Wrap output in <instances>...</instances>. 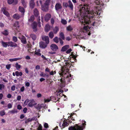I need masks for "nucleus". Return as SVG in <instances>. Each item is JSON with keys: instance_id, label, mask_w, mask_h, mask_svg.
<instances>
[{"instance_id": "57", "label": "nucleus", "mask_w": 130, "mask_h": 130, "mask_svg": "<svg viewBox=\"0 0 130 130\" xmlns=\"http://www.w3.org/2000/svg\"><path fill=\"white\" fill-rule=\"evenodd\" d=\"M31 119H30V118L27 119L25 120V122L26 123L28 122H29L31 121Z\"/></svg>"}, {"instance_id": "61", "label": "nucleus", "mask_w": 130, "mask_h": 130, "mask_svg": "<svg viewBox=\"0 0 130 130\" xmlns=\"http://www.w3.org/2000/svg\"><path fill=\"white\" fill-rule=\"evenodd\" d=\"M21 98V96L20 95H18L17 97V100L18 101H20Z\"/></svg>"}, {"instance_id": "44", "label": "nucleus", "mask_w": 130, "mask_h": 130, "mask_svg": "<svg viewBox=\"0 0 130 130\" xmlns=\"http://www.w3.org/2000/svg\"><path fill=\"white\" fill-rule=\"evenodd\" d=\"M2 33L5 36H7L8 35V33L7 30H6L4 31Z\"/></svg>"}, {"instance_id": "39", "label": "nucleus", "mask_w": 130, "mask_h": 130, "mask_svg": "<svg viewBox=\"0 0 130 130\" xmlns=\"http://www.w3.org/2000/svg\"><path fill=\"white\" fill-rule=\"evenodd\" d=\"M3 13L7 17H9L10 16L9 14L8 13V12L6 10L4 11H3Z\"/></svg>"}, {"instance_id": "19", "label": "nucleus", "mask_w": 130, "mask_h": 130, "mask_svg": "<svg viewBox=\"0 0 130 130\" xmlns=\"http://www.w3.org/2000/svg\"><path fill=\"white\" fill-rule=\"evenodd\" d=\"M69 48V45H67L62 47L61 49V51L62 52H65Z\"/></svg>"}, {"instance_id": "54", "label": "nucleus", "mask_w": 130, "mask_h": 130, "mask_svg": "<svg viewBox=\"0 0 130 130\" xmlns=\"http://www.w3.org/2000/svg\"><path fill=\"white\" fill-rule=\"evenodd\" d=\"M15 86L14 85L12 86L11 88V90L12 91L15 90Z\"/></svg>"}, {"instance_id": "13", "label": "nucleus", "mask_w": 130, "mask_h": 130, "mask_svg": "<svg viewBox=\"0 0 130 130\" xmlns=\"http://www.w3.org/2000/svg\"><path fill=\"white\" fill-rule=\"evenodd\" d=\"M51 17V15L50 13H47L44 17V20L46 22H48Z\"/></svg>"}, {"instance_id": "27", "label": "nucleus", "mask_w": 130, "mask_h": 130, "mask_svg": "<svg viewBox=\"0 0 130 130\" xmlns=\"http://www.w3.org/2000/svg\"><path fill=\"white\" fill-rule=\"evenodd\" d=\"M19 11L21 12L24 14L25 11L24 8L20 6L19 8Z\"/></svg>"}, {"instance_id": "58", "label": "nucleus", "mask_w": 130, "mask_h": 130, "mask_svg": "<svg viewBox=\"0 0 130 130\" xmlns=\"http://www.w3.org/2000/svg\"><path fill=\"white\" fill-rule=\"evenodd\" d=\"M90 27H89L88 26H85L84 27V29L85 30H87L88 29V28L90 29Z\"/></svg>"}, {"instance_id": "1", "label": "nucleus", "mask_w": 130, "mask_h": 130, "mask_svg": "<svg viewBox=\"0 0 130 130\" xmlns=\"http://www.w3.org/2000/svg\"><path fill=\"white\" fill-rule=\"evenodd\" d=\"M93 14V16L92 17H89L88 18L87 17H86L84 22L86 24H90L93 26L97 27L100 24L101 21L99 19L98 20H94L93 19L94 17V13Z\"/></svg>"}, {"instance_id": "3", "label": "nucleus", "mask_w": 130, "mask_h": 130, "mask_svg": "<svg viewBox=\"0 0 130 130\" xmlns=\"http://www.w3.org/2000/svg\"><path fill=\"white\" fill-rule=\"evenodd\" d=\"M69 71L68 69H66L62 72L60 73V75L63 77L64 78H66L68 80V81L70 82L71 79H72V77L71 74H69Z\"/></svg>"}, {"instance_id": "36", "label": "nucleus", "mask_w": 130, "mask_h": 130, "mask_svg": "<svg viewBox=\"0 0 130 130\" xmlns=\"http://www.w3.org/2000/svg\"><path fill=\"white\" fill-rule=\"evenodd\" d=\"M21 3L22 4L24 8L26 7V3L25 2L24 0H21Z\"/></svg>"}, {"instance_id": "12", "label": "nucleus", "mask_w": 130, "mask_h": 130, "mask_svg": "<svg viewBox=\"0 0 130 130\" xmlns=\"http://www.w3.org/2000/svg\"><path fill=\"white\" fill-rule=\"evenodd\" d=\"M66 67L64 69H62V70L61 72H62L63 71H64V70H65L66 69H68L69 70V68H70L71 67V66L72 65V64L71 63H69L68 62H66Z\"/></svg>"}, {"instance_id": "23", "label": "nucleus", "mask_w": 130, "mask_h": 130, "mask_svg": "<svg viewBox=\"0 0 130 130\" xmlns=\"http://www.w3.org/2000/svg\"><path fill=\"white\" fill-rule=\"evenodd\" d=\"M50 26L48 24H46L45 26V31L46 32H48L50 29Z\"/></svg>"}, {"instance_id": "15", "label": "nucleus", "mask_w": 130, "mask_h": 130, "mask_svg": "<svg viewBox=\"0 0 130 130\" xmlns=\"http://www.w3.org/2000/svg\"><path fill=\"white\" fill-rule=\"evenodd\" d=\"M8 3L9 4H13V5L17 4L18 3L17 0H8Z\"/></svg>"}, {"instance_id": "37", "label": "nucleus", "mask_w": 130, "mask_h": 130, "mask_svg": "<svg viewBox=\"0 0 130 130\" xmlns=\"http://www.w3.org/2000/svg\"><path fill=\"white\" fill-rule=\"evenodd\" d=\"M59 38H58L57 37H55L53 39L54 41L57 43L59 42Z\"/></svg>"}, {"instance_id": "30", "label": "nucleus", "mask_w": 130, "mask_h": 130, "mask_svg": "<svg viewBox=\"0 0 130 130\" xmlns=\"http://www.w3.org/2000/svg\"><path fill=\"white\" fill-rule=\"evenodd\" d=\"M66 30L68 31H71L73 30V28L71 25H69L66 27Z\"/></svg>"}, {"instance_id": "24", "label": "nucleus", "mask_w": 130, "mask_h": 130, "mask_svg": "<svg viewBox=\"0 0 130 130\" xmlns=\"http://www.w3.org/2000/svg\"><path fill=\"white\" fill-rule=\"evenodd\" d=\"M36 104L37 103H35V101L33 100H32L29 103L27 106H34L35 105H36Z\"/></svg>"}, {"instance_id": "10", "label": "nucleus", "mask_w": 130, "mask_h": 130, "mask_svg": "<svg viewBox=\"0 0 130 130\" xmlns=\"http://www.w3.org/2000/svg\"><path fill=\"white\" fill-rule=\"evenodd\" d=\"M62 6L59 3H56L55 6V8L56 11H58L59 10L61 9Z\"/></svg>"}, {"instance_id": "62", "label": "nucleus", "mask_w": 130, "mask_h": 130, "mask_svg": "<svg viewBox=\"0 0 130 130\" xmlns=\"http://www.w3.org/2000/svg\"><path fill=\"white\" fill-rule=\"evenodd\" d=\"M4 26V24L2 23H0V26L2 28Z\"/></svg>"}, {"instance_id": "53", "label": "nucleus", "mask_w": 130, "mask_h": 130, "mask_svg": "<svg viewBox=\"0 0 130 130\" xmlns=\"http://www.w3.org/2000/svg\"><path fill=\"white\" fill-rule=\"evenodd\" d=\"M72 51V50L71 48H69L68 50H67L66 52L67 54H69Z\"/></svg>"}, {"instance_id": "47", "label": "nucleus", "mask_w": 130, "mask_h": 130, "mask_svg": "<svg viewBox=\"0 0 130 130\" xmlns=\"http://www.w3.org/2000/svg\"><path fill=\"white\" fill-rule=\"evenodd\" d=\"M29 100L28 99H27L25 101V102H24V105H26L28 102H29Z\"/></svg>"}, {"instance_id": "26", "label": "nucleus", "mask_w": 130, "mask_h": 130, "mask_svg": "<svg viewBox=\"0 0 130 130\" xmlns=\"http://www.w3.org/2000/svg\"><path fill=\"white\" fill-rule=\"evenodd\" d=\"M30 36L33 40H35L37 38V36L35 34H31L30 35Z\"/></svg>"}, {"instance_id": "31", "label": "nucleus", "mask_w": 130, "mask_h": 130, "mask_svg": "<svg viewBox=\"0 0 130 130\" xmlns=\"http://www.w3.org/2000/svg\"><path fill=\"white\" fill-rule=\"evenodd\" d=\"M34 16L33 15H32L30 17V18L28 19V20L29 22H31L34 21Z\"/></svg>"}, {"instance_id": "40", "label": "nucleus", "mask_w": 130, "mask_h": 130, "mask_svg": "<svg viewBox=\"0 0 130 130\" xmlns=\"http://www.w3.org/2000/svg\"><path fill=\"white\" fill-rule=\"evenodd\" d=\"M21 66L18 63H17L15 64V67L17 70H18L20 68Z\"/></svg>"}, {"instance_id": "2", "label": "nucleus", "mask_w": 130, "mask_h": 130, "mask_svg": "<svg viewBox=\"0 0 130 130\" xmlns=\"http://www.w3.org/2000/svg\"><path fill=\"white\" fill-rule=\"evenodd\" d=\"M82 7L80 10V11L81 15H82L84 17L83 18V21L85 22V18L86 17H88L89 18V17H91L93 16V11H90L89 9L87 7Z\"/></svg>"}, {"instance_id": "55", "label": "nucleus", "mask_w": 130, "mask_h": 130, "mask_svg": "<svg viewBox=\"0 0 130 130\" xmlns=\"http://www.w3.org/2000/svg\"><path fill=\"white\" fill-rule=\"evenodd\" d=\"M51 24L53 25L54 23V20L53 18H52L51 20Z\"/></svg>"}, {"instance_id": "49", "label": "nucleus", "mask_w": 130, "mask_h": 130, "mask_svg": "<svg viewBox=\"0 0 130 130\" xmlns=\"http://www.w3.org/2000/svg\"><path fill=\"white\" fill-rule=\"evenodd\" d=\"M5 114V111L4 110H2L1 111L0 115L1 116L4 115Z\"/></svg>"}, {"instance_id": "4", "label": "nucleus", "mask_w": 130, "mask_h": 130, "mask_svg": "<svg viewBox=\"0 0 130 130\" xmlns=\"http://www.w3.org/2000/svg\"><path fill=\"white\" fill-rule=\"evenodd\" d=\"M86 122L85 121H82V126L78 125V124H76L75 126H71L69 128V130H83L86 125Z\"/></svg>"}, {"instance_id": "20", "label": "nucleus", "mask_w": 130, "mask_h": 130, "mask_svg": "<svg viewBox=\"0 0 130 130\" xmlns=\"http://www.w3.org/2000/svg\"><path fill=\"white\" fill-rule=\"evenodd\" d=\"M74 114V113H72L71 114L70 116L69 117H68V119L69 120V122L71 123L72 122V120L73 121L74 120V118L72 116H73V115Z\"/></svg>"}, {"instance_id": "21", "label": "nucleus", "mask_w": 130, "mask_h": 130, "mask_svg": "<svg viewBox=\"0 0 130 130\" xmlns=\"http://www.w3.org/2000/svg\"><path fill=\"white\" fill-rule=\"evenodd\" d=\"M41 9L42 10L44 11H47L48 10V6L46 5H42Z\"/></svg>"}, {"instance_id": "17", "label": "nucleus", "mask_w": 130, "mask_h": 130, "mask_svg": "<svg viewBox=\"0 0 130 130\" xmlns=\"http://www.w3.org/2000/svg\"><path fill=\"white\" fill-rule=\"evenodd\" d=\"M35 3L34 2V0H31L29 2V5L30 8L32 9L34 8L35 7Z\"/></svg>"}, {"instance_id": "9", "label": "nucleus", "mask_w": 130, "mask_h": 130, "mask_svg": "<svg viewBox=\"0 0 130 130\" xmlns=\"http://www.w3.org/2000/svg\"><path fill=\"white\" fill-rule=\"evenodd\" d=\"M8 46H10L12 47H17L18 45L15 42H13L12 41H9Z\"/></svg>"}, {"instance_id": "45", "label": "nucleus", "mask_w": 130, "mask_h": 130, "mask_svg": "<svg viewBox=\"0 0 130 130\" xmlns=\"http://www.w3.org/2000/svg\"><path fill=\"white\" fill-rule=\"evenodd\" d=\"M59 41L60 43V45H63V42L62 40V39H61V38H59Z\"/></svg>"}, {"instance_id": "63", "label": "nucleus", "mask_w": 130, "mask_h": 130, "mask_svg": "<svg viewBox=\"0 0 130 130\" xmlns=\"http://www.w3.org/2000/svg\"><path fill=\"white\" fill-rule=\"evenodd\" d=\"M45 72H50V69L48 68H46L45 70Z\"/></svg>"}, {"instance_id": "43", "label": "nucleus", "mask_w": 130, "mask_h": 130, "mask_svg": "<svg viewBox=\"0 0 130 130\" xmlns=\"http://www.w3.org/2000/svg\"><path fill=\"white\" fill-rule=\"evenodd\" d=\"M53 97V96H51V97L50 99H44V102L45 103H46V102H49L51 100L52 98Z\"/></svg>"}, {"instance_id": "8", "label": "nucleus", "mask_w": 130, "mask_h": 130, "mask_svg": "<svg viewBox=\"0 0 130 130\" xmlns=\"http://www.w3.org/2000/svg\"><path fill=\"white\" fill-rule=\"evenodd\" d=\"M68 122L65 120L62 121V122H60L59 123L60 126L62 127L61 129L68 126Z\"/></svg>"}, {"instance_id": "32", "label": "nucleus", "mask_w": 130, "mask_h": 130, "mask_svg": "<svg viewBox=\"0 0 130 130\" xmlns=\"http://www.w3.org/2000/svg\"><path fill=\"white\" fill-rule=\"evenodd\" d=\"M13 17L14 18H15L17 20H18L20 18L19 15L17 14H14Z\"/></svg>"}, {"instance_id": "25", "label": "nucleus", "mask_w": 130, "mask_h": 130, "mask_svg": "<svg viewBox=\"0 0 130 130\" xmlns=\"http://www.w3.org/2000/svg\"><path fill=\"white\" fill-rule=\"evenodd\" d=\"M54 33L56 34L59 31V28L57 26H55L54 28L53 29Z\"/></svg>"}, {"instance_id": "14", "label": "nucleus", "mask_w": 130, "mask_h": 130, "mask_svg": "<svg viewBox=\"0 0 130 130\" xmlns=\"http://www.w3.org/2000/svg\"><path fill=\"white\" fill-rule=\"evenodd\" d=\"M46 43L43 42H41L39 43V46L40 48H44L47 46V45Z\"/></svg>"}, {"instance_id": "6", "label": "nucleus", "mask_w": 130, "mask_h": 130, "mask_svg": "<svg viewBox=\"0 0 130 130\" xmlns=\"http://www.w3.org/2000/svg\"><path fill=\"white\" fill-rule=\"evenodd\" d=\"M42 40L45 41L47 44H48L50 42V40L49 37L47 36L43 35L41 36Z\"/></svg>"}, {"instance_id": "59", "label": "nucleus", "mask_w": 130, "mask_h": 130, "mask_svg": "<svg viewBox=\"0 0 130 130\" xmlns=\"http://www.w3.org/2000/svg\"><path fill=\"white\" fill-rule=\"evenodd\" d=\"M44 127L46 128H48V124L46 123H45L44 124Z\"/></svg>"}, {"instance_id": "56", "label": "nucleus", "mask_w": 130, "mask_h": 130, "mask_svg": "<svg viewBox=\"0 0 130 130\" xmlns=\"http://www.w3.org/2000/svg\"><path fill=\"white\" fill-rule=\"evenodd\" d=\"M10 64H7L6 65V68L8 70H9L10 68Z\"/></svg>"}, {"instance_id": "52", "label": "nucleus", "mask_w": 130, "mask_h": 130, "mask_svg": "<svg viewBox=\"0 0 130 130\" xmlns=\"http://www.w3.org/2000/svg\"><path fill=\"white\" fill-rule=\"evenodd\" d=\"M40 76H41L45 77H46V74H44L43 72H42L40 74Z\"/></svg>"}, {"instance_id": "5", "label": "nucleus", "mask_w": 130, "mask_h": 130, "mask_svg": "<svg viewBox=\"0 0 130 130\" xmlns=\"http://www.w3.org/2000/svg\"><path fill=\"white\" fill-rule=\"evenodd\" d=\"M68 3L69 4V5L67 3H63V6L66 8H67V7H69L70 8L71 10H73V5L72 2L70 0L69 1Z\"/></svg>"}, {"instance_id": "11", "label": "nucleus", "mask_w": 130, "mask_h": 130, "mask_svg": "<svg viewBox=\"0 0 130 130\" xmlns=\"http://www.w3.org/2000/svg\"><path fill=\"white\" fill-rule=\"evenodd\" d=\"M51 50L54 51H56L58 49V46L55 44H52L51 45Z\"/></svg>"}, {"instance_id": "22", "label": "nucleus", "mask_w": 130, "mask_h": 130, "mask_svg": "<svg viewBox=\"0 0 130 130\" xmlns=\"http://www.w3.org/2000/svg\"><path fill=\"white\" fill-rule=\"evenodd\" d=\"M34 13L36 17H38L39 16V13L38 9L36 8H35L34 10Z\"/></svg>"}, {"instance_id": "51", "label": "nucleus", "mask_w": 130, "mask_h": 130, "mask_svg": "<svg viewBox=\"0 0 130 130\" xmlns=\"http://www.w3.org/2000/svg\"><path fill=\"white\" fill-rule=\"evenodd\" d=\"M35 54L38 56H41V54L38 52L35 51Z\"/></svg>"}, {"instance_id": "41", "label": "nucleus", "mask_w": 130, "mask_h": 130, "mask_svg": "<svg viewBox=\"0 0 130 130\" xmlns=\"http://www.w3.org/2000/svg\"><path fill=\"white\" fill-rule=\"evenodd\" d=\"M12 40L15 42H17L18 41L17 37L15 36H13L12 37Z\"/></svg>"}, {"instance_id": "35", "label": "nucleus", "mask_w": 130, "mask_h": 130, "mask_svg": "<svg viewBox=\"0 0 130 130\" xmlns=\"http://www.w3.org/2000/svg\"><path fill=\"white\" fill-rule=\"evenodd\" d=\"M48 36L50 38H53L54 36V35L53 32L52 31L50 32L49 33Z\"/></svg>"}, {"instance_id": "46", "label": "nucleus", "mask_w": 130, "mask_h": 130, "mask_svg": "<svg viewBox=\"0 0 130 130\" xmlns=\"http://www.w3.org/2000/svg\"><path fill=\"white\" fill-rule=\"evenodd\" d=\"M50 2V0H46L44 4V5L48 6Z\"/></svg>"}, {"instance_id": "29", "label": "nucleus", "mask_w": 130, "mask_h": 130, "mask_svg": "<svg viewBox=\"0 0 130 130\" xmlns=\"http://www.w3.org/2000/svg\"><path fill=\"white\" fill-rule=\"evenodd\" d=\"M59 36L61 39L63 40L65 39V36L64 34L62 32L60 33Z\"/></svg>"}, {"instance_id": "48", "label": "nucleus", "mask_w": 130, "mask_h": 130, "mask_svg": "<svg viewBox=\"0 0 130 130\" xmlns=\"http://www.w3.org/2000/svg\"><path fill=\"white\" fill-rule=\"evenodd\" d=\"M42 126L40 124H39L37 128L38 130H42Z\"/></svg>"}, {"instance_id": "7", "label": "nucleus", "mask_w": 130, "mask_h": 130, "mask_svg": "<svg viewBox=\"0 0 130 130\" xmlns=\"http://www.w3.org/2000/svg\"><path fill=\"white\" fill-rule=\"evenodd\" d=\"M37 23L36 22H34L31 24V26L33 29V31L36 32L37 31Z\"/></svg>"}, {"instance_id": "34", "label": "nucleus", "mask_w": 130, "mask_h": 130, "mask_svg": "<svg viewBox=\"0 0 130 130\" xmlns=\"http://www.w3.org/2000/svg\"><path fill=\"white\" fill-rule=\"evenodd\" d=\"M60 81L61 83L62 84V86H64V85L65 84V81L64 79H63V78H61L60 79Z\"/></svg>"}, {"instance_id": "38", "label": "nucleus", "mask_w": 130, "mask_h": 130, "mask_svg": "<svg viewBox=\"0 0 130 130\" xmlns=\"http://www.w3.org/2000/svg\"><path fill=\"white\" fill-rule=\"evenodd\" d=\"M17 109H13L11 111H10L9 112L11 113L14 114L17 113Z\"/></svg>"}, {"instance_id": "50", "label": "nucleus", "mask_w": 130, "mask_h": 130, "mask_svg": "<svg viewBox=\"0 0 130 130\" xmlns=\"http://www.w3.org/2000/svg\"><path fill=\"white\" fill-rule=\"evenodd\" d=\"M5 87L4 85L3 84H0V90H2V89L4 88Z\"/></svg>"}, {"instance_id": "42", "label": "nucleus", "mask_w": 130, "mask_h": 130, "mask_svg": "<svg viewBox=\"0 0 130 130\" xmlns=\"http://www.w3.org/2000/svg\"><path fill=\"white\" fill-rule=\"evenodd\" d=\"M61 22L62 23L63 25H65L67 24V21L64 19H62L61 21Z\"/></svg>"}, {"instance_id": "28", "label": "nucleus", "mask_w": 130, "mask_h": 130, "mask_svg": "<svg viewBox=\"0 0 130 130\" xmlns=\"http://www.w3.org/2000/svg\"><path fill=\"white\" fill-rule=\"evenodd\" d=\"M74 52H72V53L71 54V56H72V57L74 59L75 61L76 62L77 60L76 59V58L77 56V55H74Z\"/></svg>"}, {"instance_id": "18", "label": "nucleus", "mask_w": 130, "mask_h": 130, "mask_svg": "<svg viewBox=\"0 0 130 130\" xmlns=\"http://www.w3.org/2000/svg\"><path fill=\"white\" fill-rule=\"evenodd\" d=\"M19 38L22 43L24 44H26L27 43L26 38L24 36H22L21 38Z\"/></svg>"}, {"instance_id": "33", "label": "nucleus", "mask_w": 130, "mask_h": 130, "mask_svg": "<svg viewBox=\"0 0 130 130\" xmlns=\"http://www.w3.org/2000/svg\"><path fill=\"white\" fill-rule=\"evenodd\" d=\"M15 75L17 76H21L22 75V73L21 72H19L18 71H16L15 72Z\"/></svg>"}, {"instance_id": "16", "label": "nucleus", "mask_w": 130, "mask_h": 130, "mask_svg": "<svg viewBox=\"0 0 130 130\" xmlns=\"http://www.w3.org/2000/svg\"><path fill=\"white\" fill-rule=\"evenodd\" d=\"M0 43H1L3 47H7L8 46L9 41L8 42H5L3 41H2L0 42Z\"/></svg>"}, {"instance_id": "64", "label": "nucleus", "mask_w": 130, "mask_h": 130, "mask_svg": "<svg viewBox=\"0 0 130 130\" xmlns=\"http://www.w3.org/2000/svg\"><path fill=\"white\" fill-rule=\"evenodd\" d=\"M27 110V109L26 108H25L23 110V111L24 113H26V112Z\"/></svg>"}, {"instance_id": "60", "label": "nucleus", "mask_w": 130, "mask_h": 130, "mask_svg": "<svg viewBox=\"0 0 130 130\" xmlns=\"http://www.w3.org/2000/svg\"><path fill=\"white\" fill-rule=\"evenodd\" d=\"M25 89V87L24 86L22 87L20 89V91L21 92H23Z\"/></svg>"}]
</instances>
